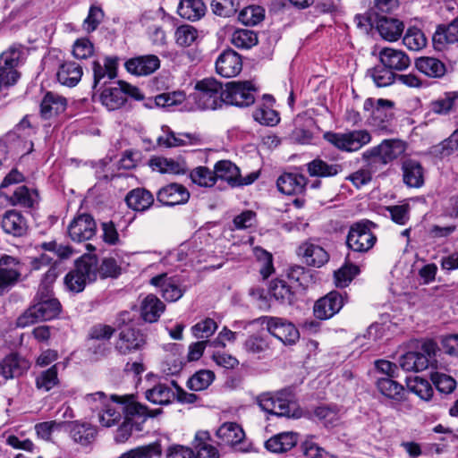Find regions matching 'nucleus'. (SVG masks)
Returning a JSON list of instances; mask_svg holds the SVG:
<instances>
[{
    "instance_id": "nucleus-59",
    "label": "nucleus",
    "mask_w": 458,
    "mask_h": 458,
    "mask_svg": "<svg viewBox=\"0 0 458 458\" xmlns=\"http://www.w3.org/2000/svg\"><path fill=\"white\" fill-rule=\"evenodd\" d=\"M211 7L216 15L231 17L239 9V0H212Z\"/></svg>"
},
{
    "instance_id": "nucleus-35",
    "label": "nucleus",
    "mask_w": 458,
    "mask_h": 458,
    "mask_svg": "<svg viewBox=\"0 0 458 458\" xmlns=\"http://www.w3.org/2000/svg\"><path fill=\"white\" fill-rule=\"evenodd\" d=\"M211 437L208 431L199 430L195 434L191 443L196 458H219L220 454L216 447L209 442Z\"/></svg>"
},
{
    "instance_id": "nucleus-5",
    "label": "nucleus",
    "mask_w": 458,
    "mask_h": 458,
    "mask_svg": "<svg viewBox=\"0 0 458 458\" xmlns=\"http://www.w3.org/2000/svg\"><path fill=\"white\" fill-rule=\"evenodd\" d=\"M193 98L199 108L216 110L225 105L222 83L214 78H206L195 85Z\"/></svg>"
},
{
    "instance_id": "nucleus-17",
    "label": "nucleus",
    "mask_w": 458,
    "mask_h": 458,
    "mask_svg": "<svg viewBox=\"0 0 458 458\" xmlns=\"http://www.w3.org/2000/svg\"><path fill=\"white\" fill-rule=\"evenodd\" d=\"M345 299L346 294L331 291L315 302L313 307L314 316L321 320L331 318L341 310Z\"/></svg>"
},
{
    "instance_id": "nucleus-46",
    "label": "nucleus",
    "mask_w": 458,
    "mask_h": 458,
    "mask_svg": "<svg viewBox=\"0 0 458 458\" xmlns=\"http://www.w3.org/2000/svg\"><path fill=\"white\" fill-rule=\"evenodd\" d=\"M36 191H31L28 187L22 185L17 187L12 194H5L4 197L12 206L32 208L35 202Z\"/></svg>"
},
{
    "instance_id": "nucleus-24",
    "label": "nucleus",
    "mask_w": 458,
    "mask_h": 458,
    "mask_svg": "<svg viewBox=\"0 0 458 458\" xmlns=\"http://www.w3.org/2000/svg\"><path fill=\"white\" fill-rule=\"evenodd\" d=\"M378 57L381 64L394 72L404 71L411 65L409 55L401 49L383 47L378 53Z\"/></svg>"
},
{
    "instance_id": "nucleus-37",
    "label": "nucleus",
    "mask_w": 458,
    "mask_h": 458,
    "mask_svg": "<svg viewBox=\"0 0 458 458\" xmlns=\"http://www.w3.org/2000/svg\"><path fill=\"white\" fill-rule=\"evenodd\" d=\"M395 377H377L376 386L379 393L395 403L405 400L404 387L394 380Z\"/></svg>"
},
{
    "instance_id": "nucleus-26",
    "label": "nucleus",
    "mask_w": 458,
    "mask_h": 458,
    "mask_svg": "<svg viewBox=\"0 0 458 458\" xmlns=\"http://www.w3.org/2000/svg\"><path fill=\"white\" fill-rule=\"evenodd\" d=\"M376 29L383 39L394 42L402 37L404 24L396 18L378 15L376 20Z\"/></svg>"
},
{
    "instance_id": "nucleus-52",
    "label": "nucleus",
    "mask_w": 458,
    "mask_h": 458,
    "mask_svg": "<svg viewBox=\"0 0 458 458\" xmlns=\"http://www.w3.org/2000/svg\"><path fill=\"white\" fill-rule=\"evenodd\" d=\"M403 43L411 51H420L427 46V38L417 27H410L406 30Z\"/></svg>"
},
{
    "instance_id": "nucleus-45",
    "label": "nucleus",
    "mask_w": 458,
    "mask_h": 458,
    "mask_svg": "<svg viewBox=\"0 0 458 458\" xmlns=\"http://www.w3.org/2000/svg\"><path fill=\"white\" fill-rule=\"evenodd\" d=\"M146 399L159 405H166L172 403L175 397V393L165 384H157L145 392Z\"/></svg>"
},
{
    "instance_id": "nucleus-38",
    "label": "nucleus",
    "mask_w": 458,
    "mask_h": 458,
    "mask_svg": "<svg viewBox=\"0 0 458 458\" xmlns=\"http://www.w3.org/2000/svg\"><path fill=\"white\" fill-rule=\"evenodd\" d=\"M67 101L65 98L54 92H47L40 104V113L43 118L49 119L54 115L64 112Z\"/></svg>"
},
{
    "instance_id": "nucleus-41",
    "label": "nucleus",
    "mask_w": 458,
    "mask_h": 458,
    "mask_svg": "<svg viewBox=\"0 0 458 458\" xmlns=\"http://www.w3.org/2000/svg\"><path fill=\"white\" fill-rule=\"evenodd\" d=\"M56 76L61 84L73 87L82 76V68L75 62H65L60 65Z\"/></svg>"
},
{
    "instance_id": "nucleus-13",
    "label": "nucleus",
    "mask_w": 458,
    "mask_h": 458,
    "mask_svg": "<svg viewBox=\"0 0 458 458\" xmlns=\"http://www.w3.org/2000/svg\"><path fill=\"white\" fill-rule=\"evenodd\" d=\"M24 48L21 45H13L0 55V87L13 86L20 78L15 67L22 56Z\"/></svg>"
},
{
    "instance_id": "nucleus-49",
    "label": "nucleus",
    "mask_w": 458,
    "mask_h": 458,
    "mask_svg": "<svg viewBox=\"0 0 458 458\" xmlns=\"http://www.w3.org/2000/svg\"><path fill=\"white\" fill-rule=\"evenodd\" d=\"M270 294L281 304H293L294 300V293L292 287L284 280H273L269 287Z\"/></svg>"
},
{
    "instance_id": "nucleus-15",
    "label": "nucleus",
    "mask_w": 458,
    "mask_h": 458,
    "mask_svg": "<svg viewBox=\"0 0 458 458\" xmlns=\"http://www.w3.org/2000/svg\"><path fill=\"white\" fill-rule=\"evenodd\" d=\"M21 263L13 256L0 258V296L9 292L21 279Z\"/></svg>"
},
{
    "instance_id": "nucleus-30",
    "label": "nucleus",
    "mask_w": 458,
    "mask_h": 458,
    "mask_svg": "<svg viewBox=\"0 0 458 458\" xmlns=\"http://www.w3.org/2000/svg\"><path fill=\"white\" fill-rule=\"evenodd\" d=\"M129 208L137 212H145L154 204L153 194L145 188H135L131 190L124 199Z\"/></svg>"
},
{
    "instance_id": "nucleus-55",
    "label": "nucleus",
    "mask_w": 458,
    "mask_h": 458,
    "mask_svg": "<svg viewBox=\"0 0 458 458\" xmlns=\"http://www.w3.org/2000/svg\"><path fill=\"white\" fill-rule=\"evenodd\" d=\"M407 387L423 400H429L432 397V386L425 378L414 377L411 379L407 377Z\"/></svg>"
},
{
    "instance_id": "nucleus-7",
    "label": "nucleus",
    "mask_w": 458,
    "mask_h": 458,
    "mask_svg": "<svg viewBox=\"0 0 458 458\" xmlns=\"http://www.w3.org/2000/svg\"><path fill=\"white\" fill-rule=\"evenodd\" d=\"M130 96L136 100L143 99L140 89L126 81H118L114 85L106 87L100 94V101L108 110L114 111L121 108Z\"/></svg>"
},
{
    "instance_id": "nucleus-50",
    "label": "nucleus",
    "mask_w": 458,
    "mask_h": 458,
    "mask_svg": "<svg viewBox=\"0 0 458 458\" xmlns=\"http://www.w3.org/2000/svg\"><path fill=\"white\" fill-rule=\"evenodd\" d=\"M149 165L153 171L161 174H184L185 170L179 162L163 157H155L149 160Z\"/></svg>"
},
{
    "instance_id": "nucleus-12",
    "label": "nucleus",
    "mask_w": 458,
    "mask_h": 458,
    "mask_svg": "<svg viewBox=\"0 0 458 458\" xmlns=\"http://www.w3.org/2000/svg\"><path fill=\"white\" fill-rule=\"evenodd\" d=\"M324 139L343 151H356L371 140L369 132L366 130H354L345 133L328 131Z\"/></svg>"
},
{
    "instance_id": "nucleus-60",
    "label": "nucleus",
    "mask_w": 458,
    "mask_h": 458,
    "mask_svg": "<svg viewBox=\"0 0 458 458\" xmlns=\"http://www.w3.org/2000/svg\"><path fill=\"white\" fill-rule=\"evenodd\" d=\"M264 18V9L259 5H250L243 8L239 13V21L248 26L260 22Z\"/></svg>"
},
{
    "instance_id": "nucleus-3",
    "label": "nucleus",
    "mask_w": 458,
    "mask_h": 458,
    "mask_svg": "<svg viewBox=\"0 0 458 458\" xmlns=\"http://www.w3.org/2000/svg\"><path fill=\"white\" fill-rule=\"evenodd\" d=\"M257 403L264 411L276 416L294 417L296 402L293 388L287 387L275 394L263 393L257 397Z\"/></svg>"
},
{
    "instance_id": "nucleus-47",
    "label": "nucleus",
    "mask_w": 458,
    "mask_h": 458,
    "mask_svg": "<svg viewBox=\"0 0 458 458\" xmlns=\"http://www.w3.org/2000/svg\"><path fill=\"white\" fill-rule=\"evenodd\" d=\"M122 413H123V406L116 407L114 403H110L107 401L101 406V410L98 412V421L101 426L111 428L120 422Z\"/></svg>"
},
{
    "instance_id": "nucleus-2",
    "label": "nucleus",
    "mask_w": 458,
    "mask_h": 458,
    "mask_svg": "<svg viewBox=\"0 0 458 458\" xmlns=\"http://www.w3.org/2000/svg\"><path fill=\"white\" fill-rule=\"evenodd\" d=\"M98 276V257L95 254H84L76 260L75 267L64 277L66 287L74 293H81L89 283L96 281Z\"/></svg>"
},
{
    "instance_id": "nucleus-61",
    "label": "nucleus",
    "mask_w": 458,
    "mask_h": 458,
    "mask_svg": "<svg viewBox=\"0 0 458 458\" xmlns=\"http://www.w3.org/2000/svg\"><path fill=\"white\" fill-rule=\"evenodd\" d=\"M253 118L260 124L274 126L280 121L278 113L266 106L258 107L253 112Z\"/></svg>"
},
{
    "instance_id": "nucleus-58",
    "label": "nucleus",
    "mask_w": 458,
    "mask_h": 458,
    "mask_svg": "<svg viewBox=\"0 0 458 458\" xmlns=\"http://www.w3.org/2000/svg\"><path fill=\"white\" fill-rule=\"evenodd\" d=\"M175 41L180 47H190L198 38V30L191 25L179 26L175 30Z\"/></svg>"
},
{
    "instance_id": "nucleus-22",
    "label": "nucleus",
    "mask_w": 458,
    "mask_h": 458,
    "mask_svg": "<svg viewBox=\"0 0 458 458\" xmlns=\"http://www.w3.org/2000/svg\"><path fill=\"white\" fill-rule=\"evenodd\" d=\"M297 254L310 267H321L329 260L327 251L311 241L302 242L297 250Z\"/></svg>"
},
{
    "instance_id": "nucleus-9",
    "label": "nucleus",
    "mask_w": 458,
    "mask_h": 458,
    "mask_svg": "<svg viewBox=\"0 0 458 458\" xmlns=\"http://www.w3.org/2000/svg\"><path fill=\"white\" fill-rule=\"evenodd\" d=\"M393 102L379 98L376 105L372 98H368L364 103V109H372L369 124L379 133H390L393 131L392 121L394 118Z\"/></svg>"
},
{
    "instance_id": "nucleus-36",
    "label": "nucleus",
    "mask_w": 458,
    "mask_h": 458,
    "mask_svg": "<svg viewBox=\"0 0 458 458\" xmlns=\"http://www.w3.org/2000/svg\"><path fill=\"white\" fill-rule=\"evenodd\" d=\"M117 57L107 56L103 65L98 61L92 63L93 89H96L102 80L106 78L110 81L117 76Z\"/></svg>"
},
{
    "instance_id": "nucleus-25",
    "label": "nucleus",
    "mask_w": 458,
    "mask_h": 458,
    "mask_svg": "<svg viewBox=\"0 0 458 458\" xmlns=\"http://www.w3.org/2000/svg\"><path fill=\"white\" fill-rule=\"evenodd\" d=\"M1 225L4 232L14 237H22L29 230L28 221L25 216L16 209L4 212L2 216Z\"/></svg>"
},
{
    "instance_id": "nucleus-33",
    "label": "nucleus",
    "mask_w": 458,
    "mask_h": 458,
    "mask_svg": "<svg viewBox=\"0 0 458 458\" xmlns=\"http://www.w3.org/2000/svg\"><path fill=\"white\" fill-rule=\"evenodd\" d=\"M70 437L72 440L83 446L90 445L96 438L97 429L89 423L72 421L67 424Z\"/></svg>"
},
{
    "instance_id": "nucleus-10",
    "label": "nucleus",
    "mask_w": 458,
    "mask_h": 458,
    "mask_svg": "<svg viewBox=\"0 0 458 458\" xmlns=\"http://www.w3.org/2000/svg\"><path fill=\"white\" fill-rule=\"evenodd\" d=\"M371 226L374 227L375 224L369 220L352 225L346 237L347 247L351 250L360 253H365L372 249L377 242V237L370 231Z\"/></svg>"
},
{
    "instance_id": "nucleus-28",
    "label": "nucleus",
    "mask_w": 458,
    "mask_h": 458,
    "mask_svg": "<svg viewBox=\"0 0 458 458\" xmlns=\"http://www.w3.org/2000/svg\"><path fill=\"white\" fill-rule=\"evenodd\" d=\"M160 66V60L155 55H140L129 59L125 63L126 70L138 76H146L153 73Z\"/></svg>"
},
{
    "instance_id": "nucleus-31",
    "label": "nucleus",
    "mask_w": 458,
    "mask_h": 458,
    "mask_svg": "<svg viewBox=\"0 0 458 458\" xmlns=\"http://www.w3.org/2000/svg\"><path fill=\"white\" fill-rule=\"evenodd\" d=\"M432 40L437 50H442L446 44L458 42V17L447 25L437 26Z\"/></svg>"
},
{
    "instance_id": "nucleus-53",
    "label": "nucleus",
    "mask_w": 458,
    "mask_h": 458,
    "mask_svg": "<svg viewBox=\"0 0 458 458\" xmlns=\"http://www.w3.org/2000/svg\"><path fill=\"white\" fill-rule=\"evenodd\" d=\"M314 417L326 428H333L339 421V410L336 406L322 405L316 407L313 411Z\"/></svg>"
},
{
    "instance_id": "nucleus-21",
    "label": "nucleus",
    "mask_w": 458,
    "mask_h": 458,
    "mask_svg": "<svg viewBox=\"0 0 458 458\" xmlns=\"http://www.w3.org/2000/svg\"><path fill=\"white\" fill-rule=\"evenodd\" d=\"M189 191L182 184L172 182L158 190L157 200L164 206L174 207L188 202Z\"/></svg>"
},
{
    "instance_id": "nucleus-39",
    "label": "nucleus",
    "mask_w": 458,
    "mask_h": 458,
    "mask_svg": "<svg viewBox=\"0 0 458 458\" xmlns=\"http://www.w3.org/2000/svg\"><path fill=\"white\" fill-rule=\"evenodd\" d=\"M342 170V165L328 164L319 157L307 164V171L311 177H333L341 173Z\"/></svg>"
},
{
    "instance_id": "nucleus-4",
    "label": "nucleus",
    "mask_w": 458,
    "mask_h": 458,
    "mask_svg": "<svg viewBox=\"0 0 458 458\" xmlns=\"http://www.w3.org/2000/svg\"><path fill=\"white\" fill-rule=\"evenodd\" d=\"M438 347L433 340L424 341L419 351L408 352L399 358V366L404 371L419 372L437 363Z\"/></svg>"
},
{
    "instance_id": "nucleus-1",
    "label": "nucleus",
    "mask_w": 458,
    "mask_h": 458,
    "mask_svg": "<svg viewBox=\"0 0 458 458\" xmlns=\"http://www.w3.org/2000/svg\"><path fill=\"white\" fill-rule=\"evenodd\" d=\"M111 400L123 405L124 420L116 430L114 440L124 443L133 431L140 432L148 418H155L163 412L161 408L148 409L146 405L134 401L133 395H111Z\"/></svg>"
},
{
    "instance_id": "nucleus-14",
    "label": "nucleus",
    "mask_w": 458,
    "mask_h": 458,
    "mask_svg": "<svg viewBox=\"0 0 458 458\" xmlns=\"http://www.w3.org/2000/svg\"><path fill=\"white\" fill-rule=\"evenodd\" d=\"M257 321L266 325L269 334L284 344L293 345L300 338V333L296 327L284 318L263 316L258 318Z\"/></svg>"
},
{
    "instance_id": "nucleus-19",
    "label": "nucleus",
    "mask_w": 458,
    "mask_h": 458,
    "mask_svg": "<svg viewBox=\"0 0 458 458\" xmlns=\"http://www.w3.org/2000/svg\"><path fill=\"white\" fill-rule=\"evenodd\" d=\"M145 344V336L140 330L125 327L120 331L114 349L121 355H128L141 350Z\"/></svg>"
},
{
    "instance_id": "nucleus-16",
    "label": "nucleus",
    "mask_w": 458,
    "mask_h": 458,
    "mask_svg": "<svg viewBox=\"0 0 458 458\" xmlns=\"http://www.w3.org/2000/svg\"><path fill=\"white\" fill-rule=\"evenodd\" d=\"M216 437L239 452L249 453L253 450L251 443L243 442L245 433L242 427L235 422L224 423L216 430Z\"/></svg>"
},
{
    "instance_id": "nucleus-51",
    "label": "nucleus",
    "mask_w": 458,
    "mask_h": 458,
    "mask_svg": "<svg viewBox=\"0 0 458 458\" xmlns=\"http://www.w3.org/2000/svg\"><path fill=\"white\" fill-rule=\"evenodd\" d=\"M367 75L370 77L376 86L379 88L391 85L396 79V74L383 64L368 70Z\"/></svg>"
},
{
    "instance_id": "nucleus-8",
    "label": "nucleus",
    "mask_w": 458,
    "mask_h": 458,
    "mask_svg": "<svg viewBox=\"0 0 458 458\" xmlns=\"http://www.w3.org/2000/svg\"><path fill=\"white\" fill-rule=\"evenodd\" d=\"M405 150L404 141L398 139L384 140L379 145L366 150L362 158L369 164L387 165L397 159Z\"/></svg>"
},
{
    "instance_id": "nucleus-6",
    "label": "nucleus",
    "mask_w": 458,
    "mask_h": 458,
    "mask_svg": "<svg viewBox=\"0 0 458 458\" xmlns=\"http://www.w3.org/2000/svg\"><path fill=\"white\" fill-rule=\"evenodd\" d=\"M61 312V304L58 300L34 301L16 320L18 327H26L35 323L50 320L56 318Z\"/></svg>"
},
{
    "instance_id": "nucleus-63",
    "label": "nucleus",
    "mask_w": 458,
    "mask_h": 458,
    "mask_svg": "<svg viewBox=\"0 0 458 458\" xmlns=\"http://www.w3.org/2000/svg\"><path fill=\"white\" fill-rule=\"evenodd\" d=\"M185 100V94L182 91L162 93L156 96L154 104L159 107H171L182 104Z\"/></svg>"
},
{
    "instance_id": "nucleus-27",
    "label": "nucleus",
    "mask_w": 458,
    "mask_h": 458,
    "mask_svg": "<svg viewBox=\"0 0 458 458\" xmlns=\"http://www.w3.org/2000/svg\"><path fill=\"white\" fill-rule=\"evenodd\" d=\"M150 284L159 287L163 298L166 301L174 302L181 299L185 292V288L179 285V281L174 277H167L166 274H160L150 280Z\"/></svg>"
},
{
    "instance_id": "nucleus-20",
    "label": "nucleus",
    "mask_w": 458,
    "mask_h": 458,
    "mask_svg": "<svg viewBox=\"0 0 458 458\" xmlns=\"http://www.w3.org/2000/svg\"><path fill=\"white\" fill-rule=\"evenodd\" d=\"M30 368V362L17 352H11L0 360V376L5 380L20 377Z\"/></svg>"
},
{
    "instance_id": "nucleus-62",
    "label": "nucleus",
    "mask_w": 458,
    "mask_h": 458,
    "mask_svg": "<svg viewBox=\"0 0 458 458\" xmlns=\"http://www.w3.org/2000/svg\"><path fill=\"white\" fill-rule=\"evenodd\" d=\"M360 269L356 265L345 264L335 272V280L337 287L347 286L354 276L359 273Z\"/></svg>"
},
{
    "instance_id": "nucleus-34",
    "label": "nucleus",
    "mask_w": 458,
    "mask_h": 458,
    "mask_svg": "<svg viewBox=\"0 0 458 458\" xmlns=\"http://www.w3.org/2000/svg\"><path fill=\"white\" fill-rule=\"evenodd\" d=\"M403 182L411 188H420L424 184V169L420 162L406 159L402 164Z\"/></svg>"
},
{
    "instance_id": "nucleus-54",
    "label": "nucleus",
    "mask_w": 458,
    "mask_h": 458,
    "mask_svg": "<svg viewBox=\"0 0 458 458\" xmlns=\"http://www.w3.org/2000/svg\"><path fill=\"white\" fill-rule=\"evenodd\" d=\"M215 374L211 370H199L191 376L188 382L187 386L192 391H201L208 387L213 382Z\"/></svg>"
},
{
    "instance_id": "nucleus-23",
    "label": "nucleus",
    "mask_w": 458,
    "mask_h": 458,
    "mask_svg": "<svg viewBox=\"0 0 458 458\" xmlns=\"http://www.w3.org/2000/svg\"><path fill=\"white\" fill-rule=\"evenodd\" d=\"M242 69V57L233 49L223 51L216 59V71L223 77H235L241 72Z\"/></svg>"
},
{
    "instance_id": "nucleus-56",
    "label": "nucleus",
    "mask_w": 458,
    "mask_h": 458,
    "mask_svg": "<svg viewBox=\"0 0 458 458\" xmlns=\"http://www.w3.org/2000/svg\"><path fill=\"white\" fill-rule=\"evenodd\" d=\"M231 41L238 48H250L258 43V36L250 30H237L233 33Z\"/></svg>"
},
{
    "instance_id": "nucleus-48",
    "label": "nucleus",
    "mask_w": 458,
    "mask_h": 458,
    "mask_svg": "<svg viewBox=\"0 0 458 458\" xmlns=\"http://www.w3.org/2000/svg\"><path fill=\"white\" fill-rule=\"evenodd\" d=\"M162 455V446L160 442L156 441L148 445L137 446L125 453H123L118 458H152Z\"/></svg>"
},
{
    "instance_id": "nucleus-40",
    "label": "nucleus",
    "mask_w": 458,
    "mask_h": 458,
    "mask_svg": "<svg viewBox=\"0 0 458 458\" xmlns=\"http://www.w3.org/2000/svg\"><path fill=\"white\" fill-rule=\"evenodd\" d=\"M216 181H225L232 187L239 186L240 169L229 160H220L215 165Z\"/></svg>"
},
{
    "instance_id": "nucleus-29",
    "label": "nucleus",
    "mask_w": 458,
    "mask_h": 458,
    "mask_svg": "<svg viewBox=\"0 0 458 458\" xmlns=\"http://www.w3.org/2000/svg\"><path fill=\"white\" fill-rule=\"evenodd\" d=\"M307 182V178L301 174L284 173L278 177L276 186L285 195H296L305 191Z\"/></svg>"
},
{
    "instance_id": "nucleus-42",
    "label": "nucleus",
    "mask_w": 458,
    "mask_h": 458,
    "mask_svg": "<svg viewBox=\"0 0 458 458\" xmlns=\"http://www.w3.org/2000/svg\"><path fill=\"white\" fill-rule=\"evenodd\" d=\"M205 11L206 5L202 0H181L177 7V13L190 21L200 19Z\"/></svg>"
},
{
    "instance_id": "nucleus-43",
    "label": "nucleus",
    "mask_w": 458,
    "mask_h": 458,
    "mask_svg": "<svg viewBox=\"0 0 458 458\" xmlns=\"http://www.w3.org/2000/svg\"><path fill=\"white\" fill-rule=\"evenodd\" d=\"M165 310V304L155 295H148L141 303V317L149 323L156 322Z\"/></svg>"
},
{
    "instance_id": "nucleus-64",
    "label": "nucleus",
    "mask_w": 458,
    "mask_h": 458,
    "mask_svg": "<svg viewBox=\"0 0 458 458\" xmlns=\"http://www.w3.org/2000/svg\"><path fill=\"white\" fill-rule=\"evenodd\" d=\"M431 380L436 388L442 394H450L456 387V381L451 376L435 372L431 375Z\"/></svg>"
},
{
    "instance_id": "nucleus-11",
    "label": "nucleus",
    "mask_w": 458,
    "mask_h": 458,
    "mask_svg": "<svg viewBox=\"0 0 458 458\" xmlns=\"http://www.w3.org/2000/svg\"><path fill=\"white\" fill-rule=\"evenodd\" d=\"M255 86L250 81H233L225 85V105L247 107L255 102Z\"/></svg>"
},
{
    "instance_id": "nucleus-57",
    "label": "nucleus",
    "mask_w": 458,
    "mask_h": 458,
    "mask_svg": "<svg viewBox=\"0 0 458 458\" xmlns=\"http://www.w3.org/2000/svg\"><path fill=\"white\" fill-rule=\"evenodd\" d=\"M191 181L202 187H212L216 182L215 169L212 171L206 166H199L191 173Z\"/></svg>"
},
{
    "instance_id": "nucleus-44",
    "label": "nucleus",
    "mask_w": 458,
    "mask_h": 458,
    "mask_svg": "<svg viewBox=\"0 0 458 458\" xmlns=\"http://www.w3.org/2000/svg\"><path fill=\"white\" fill-rule=\"evenodd\" d=\"M168 132L165 136L157 138V145L165 148L179 147L184 145L195 144L199 141V136L191 133H180L176 135L168 128Z\"/></svg>"
},
{
    "instance_id": "nucleus-18",
    "label": "nucleus",
    "mask_w": 458,
    "mask_h": 458,
    "mask_svg": "<svg viewBox=\"0 0 458 458\" xmlns=\"http://www.w3.org/2000/svg\"><path fill=\"white\" fill-rule=\"evenodd\" d=\"M69 237L77 242L90 240L97 233V224L93 216L83 213L75 216L67 228Z\"/></svg>"
},
{
    "instance_id": "nucleus-32",
    "label": "nucleus",
    "mask_w": 458,
    "mask_h": 458,
    "mask_svg": "<svg viewBox=\"0 0 458 458\" xmlns=\"http://www.w3.org/2000/svg\"><path fill=\"white\" fill-rule=\"evenodd\" d=\"M415 68L431 79H441L446 73L445 64L439 59L432 56H420L415 59Z\"/></svg>"
}]
</instances>
